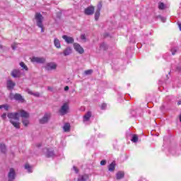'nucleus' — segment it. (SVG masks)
I'll use <instances>...</instances> for the list:
<instances>
[{
    "label": "nucleus",
    "instance_id": "31",
    "mask_svg": "<svg viewBox=\"0 0 181 181\" xmlns=\"http://www.w3.org/2000/svg\"><path fill=\"white\" fill-rule=\"evenodd\" d=\"M2 108H4V110L6 111H8L9 110V106L8 105H0V110H2Z\"/></svg>",
    "mask_w": 181,
    "mask_h": 181
},
{
    "label": "nucleus",
    "instance_id": "5",
    "mask_svg": "<svg viewBox=\"0 0 181 181\" xmlns=\"http://www.w3.org/2000/svg\"><path fill=\"white\" fill-rule=\"evenodd\" d=\"M60 115H66L69 112V104L64 103L59 110Z\"/></svg>",
    "mask_w": 181,
    "mask_h": 181
},
{
    "label": "nucleus",
    "instance_id": "35",
    "mask_svg": "<svg viewBox=\"0 0 181 181\" xmlns=\"http://www.w3.org/2000/svg\"><path fill=\"white\" fill-rule=\"evenodd\" d=\"M92 73H93V70H91V69L85 71V74H86V76H88V75L91 74Z\"/></svg>",
    "mask_w": 181,
    "mask_h": 181
},
{
    "label": "nucleus",
    "instance_id": "39",
    "mask_svg": "<svg viewBox=\"0 0 181 181\" xmlns=\"http://www.w3.org/2000/svg\"><path fill=\"white\" fill-rule=\"evenodd\" d=\"M107 107V104L103 103L101 105V110H105V108Z\"/></svg>",
    "mask_w": 181,
    "mask_h": 181
},
{
    "label": "nucleus",
    "instance_id": "34",
    "mask_svg": "<svg viewBox=\"0 0 181 181\" xmlns=\"http://www.w3.org/2000/svg\"><path fill=\"white\" fill-rule=\"evenodd\" d=\"M158 19L161 21V22H163V23L166 22V18L162 17L161 16H158Z\"/></svg>",
    "mask_w": 181,
    "mask_h": 181
},
{
    "label": "nucleus",
    "instance_id": "38",
    "mask_svg": "<svg viewBox=\"0 0 181 181\" xmlns=\"http://www.w3.org/2000/svg\"><path fill=\"white\" fill-rule=\"evenodd\" d=\"M17 46H18V44H16V43L13 44L11 45L13 50H15L16 49Z\"/></svg>",
    "mask_w": 181,
    "mask_h": 181
},
{
    "label": "nucleus",
    "instance_id": "7",
    "mask_svg": "<svg viewBox=\"0 0 181 181\" xmlns=\"http://www.w3.org/2000/svg\"><path fill=\"white\" fill-rule=\"evenodd\" d=\"M52 115L50 113H45L42 118L40 119V124H47L49 119H50Z\"/></svg>",
    "mask_w": 181,
    "mask_h": 181
},
{
    "label": "nucleus",
    "instance_id": "46",
    "mask_svg": "<svg viewBox=\"0 0 181 181\" xmlns=\"http://www.w3.org/2000/svg\"><path fill=\"white\" fill-rule=\"evenodd\" d=\"M178 27H179L180 30H181V23H178Z\"/></svg>",
    "mask_w": 181,
    "mask_h": 181
},
{
    "label": "nucleus",
    "instance_id": "27",
    "mask_svg": "<svg viewBox=\"0 0 181 181\" xmlns=\"http://www.w3.org/2000/svg\"><path fill=\"white\" fill-rule=\"evenodd\" d=\"M20 66L22 67L23 70H25V71H28L29 70V68H28V66L25 64L23 62H20Z\"/></svg>",
    "mask_w": 181,
    "mask_h": 181
},
{
    "label": "nucleus",
    "instance_id": "25",
    "mask_svg": "<svg viewBox=\"0 0 181 181\" xmlns=\"http://www.w3.org/2000/svg\"><path fill=\"white\" fill-rule=\"evenodd\" d=\"M100 50H107L108 49V45H107V44H105V42H103L100 44Z\"/></svg>",
    "mask_w": 181,
    "mask_h": 181
},
{
    "label": "nucleus",
    "instance_id": "40",
    "mask_svg": "<svg viewBox=\"0 0 181 181\" xmlns=\"http://www.w3.org/2000/svg\"><path fill=\"white\" fill-rule=\"evenodd\" d=\"M105 163H107V161L105 160H103L100 161V165L102 166H104V165H105Z\"/></svg>",
    "mask_w": 181,
    "mask_h": 181
},
{
    "label": "nucleus",
    "instance_id": "29",
    "mask_svg": "<svg viewBox=\"0 0 181 181\" xmlns=\"http://www.w3.org/2000/svg\"><path fill=\"white\" fill-rule=\"evenodd\" d=\"M0 151H1L3 153H5V152H6V146H5V144H0Z\"/></svg>",
    "mask_w": 181,
    "mask_h": 181
},
{
    "label": "nucleus",
    "instance_id": "6",
    "mask_svg": "<svg viewBox=\"0 0 181 181\" xmlns=\"http://www.w3.org/2000/svg\"><path fill=\"white\" fill-rule=\"evenodd\" d=\"M57 69V64L55 62H49L45 66V70L47 71H52V70H56Z\"/></svg>",
    "mask_w": 181,
    "mask_h": 181
},
{
    "label": "nucleus",
    "instance_id": "14",
    "mask_svg": "<svg viewBox=\"0 0 181 181\" xmlns=\"http://www.w3.org/2000/svg\"><path fill=\"white\" fill-rule=\"evenodd\" d=\"M16 86V83H15V82H13L12 80L8 79L7 81V88H8L9 90H12L13 87H15Z\"/></svg>",
    "mask_w": 181,
    "mask_h": 181
},
{
    "label": "nucleus",
    "instance_id": "1",
    "mask_svg": "<svg viewBox=\"0 0 181 181\" xmlns=\"http://www.w3.org/2000/svg\"><path fill=\"white\" fill-rule=\"evenodd\" d=\"M7 117L10 119V122L13 124L14 128L19 129L21 128V123L19 122V112H9Z\"/></svg>",
    "mask_w": 181,
    "mask_h": 181
},
{
    "label": "nucleus",
    "instance_id": "42",
    "mask_svg": "<svg viewBox=\"0 0 181 181\" xmlns=\"http://www.w3.org/2000/svg\"><path fill=\"white\" fill-rule=\"evenodd\" d=\"M73 169H74V170H75L76 173H78V169L76 168V166H74V167H73Z\"/></svg>",
    "mask_w": 181,
    "mask_h": 181
},
{
    "label": "nucleus",
    "instance_id": "32",
    "mask_svg": "<svg viewBox=\"0 0 181 181\" xmlns=\"http://www.w3.org/2000/svg\"><path fill=\"white\" fill-rule=\"evenodd\" d=\"M100 10H97L95 13V21H98V18H100Z\"/></svg>",
    "mask_w": 181,
    "mask_h": 181
},
{
    "label": "nucleus",
    "instance_id": "26",
    "mask_svg": "<svg viewBox=\"0 0 181 181\" xmlns=\"http://www.w3.org/2000/svg\"><path fill=\"white\" fill-rule=\"evenodd\" d=\"M22 122L24 127H28L29 125V117L22 119Z\"/></svg>",
    "mask_w": 181,
    "mask_h": 181
},
{
    "label": "nucleus",
    "instance_id": "15",
    "mask_svg": "<svg viewBox=\"0 0 181 181\" xmlns=\"http://www.w3.org/2000/svg\"><path fill=\"white\" fill-rule=\"evenodd\" d=\"M93 13H94V8L93 6L88 7L85 9L86 15H93Z\"/></svg>",
    "mask_w": 181,
    "mask_h": 181
},
{
    "label": "nucleus",
    "instance_id": "48",
    "mask_svg": "<svg viewBox=\"0 0 181 181\" xmlns=\"http://www.w3.org/2000/svg\"><path fill=\"white\" fill-rule=\"evenodd\" d=\"M177 105H181V100L177 102Z\"/></svg>",
    "mask_w": 181,
    "mask_h": 181
},
{
    "label": "nucleus",
    "instance_id": "11",
    "mask_svg": "<svg viewBox=\"0 0 181 181\" xmlns=\"http://www.w3.org/2000/svg\"><path fill=\"white\" fill-rule=\"evenodd\" d=\"M43 153H45L47 158H53L54 156V152L52 149L45 148Z\"/></svg>",
    "mask_w": 181,
    "mask_h": 181
},
{
    "label": "nucleus",
    "instance_id": "20",
    "mask_svg": "<svg viewBox=\"0 0 181 181\" xmlns=\"http://www.w3.org/2000/svg\"><path fill=\"white\" fill-rule=\"evenodd\" d=\"M54 45L57 49H60L62 47V45L60 44V40L57 38H54Z\"/></svg>",
    "mask_w": 181,
    "mask_h": 181
},
{
    "label": "nucleus",
    "instance_id": "21",
    "mask_svg": "<svg viewBox=\"0 0 181 181\" xmlns=\"http://www.w3.org/2000/svg\"><path fill=\"white\" fill-rule=\"evenodd\" d=\"M91 118V112H88L83 117V122H86Z\"/></svg>",
    "mask_w": 181,
    "mask_h": 181
},
{
    "label": "nucleus",
    "instance_id": "22",
    "mask_svg": "<svg viewBox=\"0 0 181 181\" xmlns=\"http://www.w3.org/2000/svg\"><path fill=\"white\" fill-rule=\"evenodd\" d=\"M108 170L110 172H114V170H115V161L112 162V163L108 166Z\"/></svg>",
    "mask_w": 181,
    "mask_h": 181
},
{
    "label": "nucleus",
    "instance_id": "49",
    "mask_svg": "<svg viewBox=\"0 0 181 181\" xmlns=\"http://www.w3.org/2000/svg\"><path fill=\"white\" fill-rule=\"evenodd\" d=\"M0 49H2V46L0 45Z\"/></svg>",
    "mask_w": 181,
    "mask_h": 181
},
{
    "label": "nucleus",
    "instance_id": "10",
    "mask_svg": "<svg viewBox=\"0 0 181 181\" xmlns=\"http://www.w3.org/2000/svg\"><path fill=\"white\" fill-rule=\"evenodd\" d=\"M8 181L15 180V177H16V173L13 168H10L8 174Z\"/></svg>",
    "mask_w": 181,
    "mask_h": 181
},
{
    "label": "nucleus",
    "instance_id": "18",
    "mask_svg": "<svg viewBox=\"0 0 181 181\" xmlns=\"http://www.w3.org/2000/svg\"><path fill=\"white\" fill-rule=\"evenodd\" d=\"M88 180V175L85 174L83 175H79L77 181H87Z\"/></svg>",
    "mask_w": 181,
    "mask_h": 181
},
{
    "label": "nucleus",
    "instance_id": "44",
    "mask_svg": "<svg viewBox=\"0 0 181 181\" xmlns=\"http://www.w3.org/2000/svg\"><path fill=\"white\" fill-rule=\"evenodd\" d=\"M64 90L65 91H69V86H65Z\"/></svg>",
    "mask_w": 181,
    "mask_h": 181
},
{
    "label": "nucleus",
    "instance_id": "47",
    "mask_svg": "<svg viewBox=\"0 0 181 181\" xmlns=\"http://www.w3.org/2000/svg\"><path fill=\"white\" fill-rule=\"evenodd\" d=\"M177 70L178 71H180L181 67H180V66H177Z\"/></svg>",
    "mask_w": 181,
    "mask_h": 181
},
{
    "label": "nucleus",
    "instance_id": "37",
    "mask_svg": "<svg viewBox=\"0 0 181 181\" xmlns=\"http://www.w3.org/2000/svg\"><path fill=\"white\" fill-rule=\"evenodd\" d=\"M103 8V4L101 2H100L98 4V11H101V8Z\"/></svg>",
    "mask_w": 181,
    "mask_h": 181
},
{
    "label": "nucleus",
    "instance_id": "8",
    "mask_svg": "<svg viewBox=\"0 0 181 181\" xmlns=\"http://www.w3.org/2000/svg\"><path fill=\"white\" fill-rule=\"evenodd\" d=\"M31 62H32V63H38L40 64H42L45 63V62H46V59H45L43 57H33L31 59Z\"/></svg>",
    "mask_w": 181,
    "mask_h": 181
},
{
    "label": "nucleus",
    "instance_id": "19",
    "mask_svg": "<svg viewBox=\"0 0 181 181\" xmlns=\"http://www.w3.org/2000/svg\"><path fill=\"white\" fill-rule=\"evenodd\" d=\"M24 168L26 170H28V173H32V172H33V167L29 165V163H26Z\"/></svg>",
    "mask_w": 181,
    "mask_h": 181
},
{
    "label": "nucleus",
    "instance_id": "45",
    "mask_svg": "<svg viewBox=\"0 0 181 181\" xmlns=\"http://www.w3.org/2000/svg\"><path fill=\"white\" fill-rule=\"evenodd\" d=\"M37 148H40L42 146V144L40 143L37 144Z\"/></svg>",
    "mask_w": 181,
    "mask_h": 181
},
{
    "label": "nucleus",
    "instance_id": "3",
    "mask_svg": "<svg viewBox=\"0 0 181 181\" xmlns=\"http://www.w3.org/2000/svg\"><path fill=\"white\" fill-rule=\"evenodd\" d=\"M9 98L11 100H16V101H19L20 103H25V99H23L22 95L19 93H10Z\"/></svg>",
    "mask_w": 181,
    "mask_h": 181
},
{
    "label": "nucleus",
    "instance_id": "36",
    "mask_svg": "<svg viewBox=\"0 0 181 181\" xmlns=\"http://www.w3.org/2000/svg\"><path fill=\"white\" fill-rule=\"evenodd\" d=\"M171 52L173 55L176 54V52H177V48H172Z\"/></svg>",
    "mask_w": 181,
    "mask_h": 181
},
{
    "label": "nucleus",
    "instance_id": "12",
    "mask_svg": "<svg viewBox=\"0 0 181 181\" xmlns=\"http://www.w3.org/2000/svg\"><path fill=\"white\" fill-rule=\"evenodd\" d=\"M62 39H64V40H65L66 43H67L68 45H71V44L74 43V38H73V37L63 35Z\"/></svg>",
    "mask_w": 181,
    "mask_h": 181
},
{
    "label": "nucleus",
    "instance_id": "28",
    "mask_svg": "<svg viewBox=\"0 0 181 181\" xmlns=\"http://www.w3.org/2000/svg\"><path fill=\"white\" fill-rule=\"evenodd\" d=\"M166 8V6L165 5V4L162 3V2H159L158 3V8L160 9L161 11H163V9H165Z\"/></svg>",
    "mask_w": 181,
    "mask_h": 181
},
{
    "label": "nucleus",
    "instance_id": "30",
    "mask_svg": "<svg viewBox=\"0 0 181 181\" xmlns=\"http://www.w3.org/2000/svg\"><path fill=\"white\" fill-rule=\"evenodd\" d=\"M131 141H132V142H134V143L138 142V135L134 134L132 136V138Z\"/></svg>",
    "mask_w": 181,
    "mask_h": 181
},
{
    "label": "nucleus",
    "instance_id": "16",
    "mask_svg": "<svg viewBox=\"0 0 181 181\" xmlns=\"http://www.w3.org/2000/svg\"><path fill=\"white\" fill-rule=\"evenodd\" d=\"M21 118H29V113L23 110H20L19 113Z\"/></svg>",
    "mask_w": 181,
    "mask_h": 181
},
{
    "label": "nucleus",
    "instance_id": "9",
    "mask_svg": "<svg viewBox=\"0 0 181 181\" xmlns=\"http://www.w3.org/2000/svg\"><path fill=\"white\" fill-rule=\"evenodd\" d=\"M74 49L79 53V54H83L84 53V48L80 45L78 43H74Z\"/></svg>",
    "mask_w": 181,
    "mask_h": 181
},
{
    "label": "nucleus",
    "instance_id": "23",
    "mask_svg": "<svg viewBox=\"0 0 181 181\" xmlns=\"http://www.w3.org/2000/svg\"><path fill=\"white\" fill-rule=\"evenodd\" d=\"M63 129H64V132H70V123H65L63 127Z\"/></svg>",
    "mask_w": 181,
    "mask_h": 181
},
{
    "label": "nucleus",
    "instance_id": "4",
    "mask_svg": "<svg viewBox=\"0 0 181 181\" xmlns=\"http://www.w3.org/2000/svg\"><path fill=\"white\" fill-rule=\"evenodd\" d=\"M11 76L13 77V78H21V77L23 76V74L21 69H14L11 71Z\"/></svg>",
    "mask_w": 181,
    "mask_h": 181
},
{
    "label": "nucleus",
    "instance_id": "2",
    "mask_svg": "<svg viewBox=\"0 0 181 181\" xmlns=\"http://www.w3.org/2000/svg\"><path fill=\"white\" fill-rule=\"evenodd\" d=\"M35 18L37 26H38V28H40L41 32L42 33H43V32H45V29H43V16H42L40 13H36Z\"/></svg>",
    "mask_w": 181,
    "mask_h": 181
},
{
    "label": "nucleus",
    "instance_id": "33",
    "mask_svg": "<svg viewBox=\"0 0 181 181\" xmlns=\"http://www.w3.org/2000/svg\"><path fill=\"white\" fill-rule=\"evenodd\" d=\"M81 40H83V42H84V43H86V42H87V37H86V34L81 35Z\"/></svg>",
    "mask_w": 181,
    "mask_h": 181
},
{
    "label": "nucleus",
    "instance_id": "13",
    "mask_svg": "<svg viewBox=\"0 0 181 181\" xmlns=\"http://www.w3.org/2000/svg\"><path fill=\"white\" fill-rule=\"evenodd\" d=\"M71 53H73V49L70 47L65 48L63 52L64 56H70Z\"/></svg>",
    "mask_w": 181,
    "mask_h": 181
},
{
    "label": "nucleus",
    "instance_id": "24",
    "mask_svg": "<svg viewBox=\"0 0 181 181\" xmlns=\"http://www.w3.org/2000/svg\"><path fill=\"white\" fill-rule=\"evenodd\" d=\"M27 93H28V94H30L31 95H34V97H40V93H39L38 92L33 93L32 90L28 89Z\"/></svg>",
    "mask_w": 181,
    "mask_h": 181
},
{
    "label": "nucleus",
    "instance_id": "17",
    "mask_svg": "<svg viewBox=\"0 0 181 181\" xmlns=\"http://www.w3.org/2000/svg\"><path fill=\"white\" fill-rule=\"evenodd\" d=\"M124 176H125V173L123 171H118L116 174V177L117 180H120V179H123Z\"/></svg>",
    "mask_w": 181,
    "mask_h": 181
},
{
    "label": "nucleus",
    "instance_id": "43",
    "mask_svg": "<svg viewBox=\"0 0 181 181\" xmlns=\"http://www.w3.org/2000/svg\"><path fill=\"white\" fill-rule=\"evenodd\" d=\"M47 90H49V91H53V88L48 86Z\"/></svg>",
    "mask_w": 181,
    "mask_h": 181
},
{
    "label": "nucleus",
    "instance_id": "41",
    "mask_svg": "<svg viewBox=\"0 0 181 181\" xmlns=\"http://www.w3.org/2000/svg\"><path fill=\"white\" fill-rule=\"evenodd\" d=\"M1 118H2V119H6V113H4V114L1 115Z\"/></svg>",
    "mask_w": 181,
    "mask_h": 181
}]
</instances>
